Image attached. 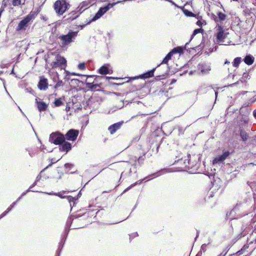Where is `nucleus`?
<instances>
[{"label": "nucleus", "instance_id": "obj_36", "mask_svg": "<svg viewBox=\"0 0 256 256\" xmlns=\"http://www.w3.org/2000/svg\"><path fill=\"white\" fill-rule=\"evenodd\" d=\"M202 31H203V30L202 28H198V29L194 30L192 33V35L191 39L196 34H198V33H200Z\"/></svg>", "mask_w": 256, "mask_h": 256}, {"label": "nucleus", "instance_id": "obj_23", "mask_svg": "<svg viewBox=\"0 0 256 256\" xmlns=\"http://www.w3.org/2000/svg\"><path fill=\"white\" fill-rule=\"evenodd\" d=\"M254 58L250 54L247 55L244 58V62L248 65H251L254 62Z\"/></svg>", "mask_w": 256, "mask_h": 256}, {"label": "nucleus", "instance_id": "obj_61", "mask_svg": "<svg viewBox=\"0 0 256 256\" xmlns=\"http://www.w3.org/2000/svg\"><path fill=\"white\" fill-rule=\"evenodd\" d=\"M169 2H170L172 5L177 6V5L172 0H170Z\"/></svg>", "mask_w": 256, "mask_h": 256}, {"label": "nucleus", "instance_id": "obj_11", "mask_svg": "<svg viewBox=\"0 0 256 256\" xmlns=\"http://www.w3.org/2000/svg\"><path fill=\"white\" fill-rule=\"evenodd\" d=\"M79 12L76 10H74L68 14L64 16L63 18L64 22H70L76 19L80 15Z\"/></svg>", "mask_w": 256, "mask_h": 256}, {"label": "nucleus", "instance_id": "obj_40", "mask_svg": "<svg viewBox=\"0 0 256 256\" xmlns=\"http://www.w3.org/2000/svg\"><path fill=\"white\" fill-rule=\"evenodd\" d=\"M73 166L74 164L70 163H66L64 164V167L68 170V171H69Z\"/></svg>", "mask_w": 256, "mask_h": 256}, {"label": "nucleus", "instance_id": "obj_1", "mask_svg": "<svg viewBox=\"0 0 256 256\" xmlns=\"http://www.w3.org/2000/svg\"><path fill=\"white\" fill-rule=\"evenodd\" d=\"M187 160H184L182 158L177 160L178 162L183 164L184 168H187L188 169H192V170L194 173L198 172V170L200 166L199 156H190L188 154L187 156Z\"/></svg>", "mask_w": 256, "mask_h": 256}, {"label": "nucleus", "instance_id": "obj_34", "mask_svg": "<svg viewBox=\"0 0 256 256\" xmlns=\"http://www.w3.org/2000/svg\"><path fill=\"white\" fill-rule=\"evenodd\" d=\"M248 144L253 146H256V135L252 136L251 140L249 141Z\"/></svg>", "mask_w": 256, "mask_h": 256}, {"label": "nucleus", "instance_id": "obj_26", "mask_svg": "<svg viewBox=\"0 0 256 256\" xmlns=\"http://www.w3.org/2000/svg\"><path fill=\"white\" fill-rule=\"evenodd\" d=\"M148 177H146L144 178L143 180H141L140 181V182H136L135 183L131 184L130 186H129L128 187L126 188L124 191L122 193L121 195H122V194H124V193L126 192H128V190H129L130 188H132V187H134V186H136V184H140L142 182L143 180H146L147 178Z\"/></svg>", "mask_w": 256, "mask_h": 256}, {"label": "nucleus", "instance_id": "obj_54", "mask_svg": "<svg viewBox=\"0 0 256 256\" xmlns=\"http://www.w3.org/2000/svg\"><path fill=\"white\" fill-rule=\"evenodd\" d=\"M42 178V176L40 174H38L36 178V182H38L39 180H40Z\"/></svg>", "mask_w": 256, "mask_h": 256}, {"label": "nucleus", "instance_id": "obj_16", "mask_svg": "<svg viewBox=\"0 0 256 256\" xmlns=\"http://www.w3.org/2000/svg\"><path fill=\"white\" fill-rule=\"evenodd\" d=\"M198 68L202 74H206L210 70V66L208 64H200L198 65Z\"/></svg>", "mask_w": 256, "mask_h": 256}, {"label": "nucleus", "instance_id": "obj_32", "mask_svg": "<svg viewBox=\"0 0 256 256\" xmlns=\"http://www.w3.org/2000/svg\"><path fill=\"white\" fill-rule=\"evenodd\" d=\"M241 62V58L237 57L235 58L232 62V65L234 67H238Z\"/></svg>", "mask_w": 256, "mask_h": 256}, {"label": "nucleus", "instance_id": "obj_22", "mask_svg": "<svg viewBox=\"0 0 256 256\" xmlns=\"http://www.w3.org/2000/svg\"><path fill=\"white\" fill-rule=\"evenodd\" d=\"M36 102L37 103L38 108L39 111L42 112V111H44V110H46V109L48 108L47 104H46L45 102H38L37 98H36Z\"/></svg>", "mask_w": 256, "mask_h": 256}, {"label": "nucleus", "instance_id": "obj_28", "mask_svg": "<svg viewBox=\"0 0 256 256\" xmlns=\"http://www.w3.org/2000/svg\"><path fill=\"white\" fill-rule=\"evenodd\" d=\"M167 172H168V171L164 169V170H162L160 171H158L156 172H155V173L152 174V175L150 176H153L154 178H156V177L160 176L162 174H163Z\"/></svg>", "mask_w": 256, "mask_h": 256}, {"label": "nucleus", "instance_id": "obj_19", "mask_svg": "<svg viewBox=\"0 0 256 256\" xmlns=\"http://www.w3.org/2000/svg\"><path fill=\"white\" fill-rule=\"evenodd\" d=\"M81 196L80 192H79L78 194L77 195V197H72V196H67V200L70 204V206L71 208L72 206H74L76 204V201L80 198Z\"/></svg>", "mask_w": 256, "mask_h": 256}, {"label": "nucleus", "instance_id": "obj_20", "mask_svg": "<svg viewBox=\"0 0 256 256\" xmlns=\"http://www.w3.org/2000/svg\"><path fill=\"white\" fill-rule=\"evenodd\" d=\"M86 86L91 90H94L96 88L100 87V84L98 83L92 82H85Z\"/></svg>", "mask_w": 256, "mask_h": 256}, {"label": "nucleus", "instance_id": "obj_49", "mask_svg": "<svg viewBox=\"0 0 256 256\" xmlns=\"http://www.w3.org/2000/svg\"><path fill=\"white\" fill-rule=\"evenodd\" d=\"M248 248V246L247 245V244H244L243 247L241 248V250H242V252H244V250H246L247 248Z\"/></svg>", "mask_w": 256, "mask_h": 256}, {"label": "nucleus", "instance_id": "obj_41", "mask_svg": "<svg viewBox=\"0 0 256 256\" xmlns=\"http://www.w3.org/2000/svg\"><path fill=\"white\" fill-rule=\"evenodd\" d=\"M104 78V76H96V78H94V80L92 81V82H94V83L98 84L99 80L100 79H102V78Z\"/></svg>", "mask_w": 256, "mask_h": 256}, {"label": "nucleus", "instance_id": "obj_58", "mask_svg": "<svg viewBox=\"0 0 256 256\" xmlns=\"http://www.w3.org/2000/svg\"><path fill=\"white\" fill-rule=\"evenodd\" d=\"M178 130L180 132H183L184 130L182 128L179 127Z\"/></svg>", "mask_w": 256, "mask_h": 256}, {"label": "nucleus", "instance_id": "obj_53", "mask_svg": "<svg viewBox=\"0 0 256 256\" xmlns=\"http://www.w3.org/2000/svg\"><path fill=\"white\" fill-rule=\"evenodd\" d=\"M236 208H234L233 210H232L230 212V214L229 215H230L232 214H234L236 213Z\"/></svg>", "mask_w": 256, "mask_h": 256}, {"label": "nucleus", "instance_id": "obj_39", "mask_svg": "<svg viewBox=\"0 0 256 256\" xmlns=\"http://www.w3.org/2000/svg\"><path fill=\"white\" fill-rule=\"evenodd\" d=\"M26 150L28 152V154H29V155H30V157L34 156L35 154H34V152L32 150V149L29 148H27L26 149Z\"/></svg>", "mask_w": 256, "mask_h": 256}, {"label": "nucleus", "instance_id": "obj_64", "mask_svg": "<svg viewBox=\"0 0 256 256\" xmlns=\"http://www.w3.org/2000/svg\"><path fill=\"white\" fill-rule=\"evenodd\" d=\"M230 64V62H228V60H226L224 62V64Z\"/></svg>", "mask_w": 256, "mask_h": 256}, {"label": "nucleus", "instance_id": "obj_55", "mask_svg": "<svg viewBox=\"0 0 256 256\" xmlns=\"http://www.w3.org/2000/svg\"><path fill=\"white\" fill-rule=\"evenodd\" d=\"M226 253H227V252H226L224 253V252H222L220 254H218V256H226Z\"/></svg>", "mask_w": 256, "mask_h": 256}, {"label": "nucleus", "instance_id": "obj_44", "mask_svg": "<svg viewBox=\"0 0 256 256\" xmlns=\"http://www.w3.org/2000/svg\"><path fill=\"white\" fill-rule=\"evenodd\" d=\"M78 68L80 70H83L86 68L84 63H80L78 65Z\"/></svg>", "mask_w": 256, "mask_h": 256}, {"label": "nucleus", "instance_id": "obj_43", "mask_svg": "<svg viewBox=\"0 0 256 256\" xmlns=\"http://www.w3.org/2000/svg\"><path fill=\"white\" fill-rule=\"evenodd\" d=\"M10 208H7V210L4 211V212H2L0 215V218H2L3 217H4L5 216H6L7 214L10 212Z\"/></svg>", "mask_w": 256, "mask_h": 256}, {"label": "nucleus", "instance_id": "obj_47", "mask_svg": "<svg viewBox=\"0 0 256 256\" xmlns=\"http://www.w3.org/2000/svg\"><path fill=\"white\" fill-rule=\"evenodd\" d=\"M138 236V234L137 232H134V233H133V234H131L130 235V238H135Z\"/></svg>", "mask_w": 256, "mask_h": 256}, {"label": "nucleus", "instance_id": "obj_60", "mask_svg": "<svg viewBox=\"0 0 256 256\" xmlns=\"http://www.w3.org/2000/svg\"><path fill=\"white\" fill-rule=\"evenodd\" d=\"M253 116L256 118V109L253 112Z\"/></svg>", "mask_w": 256, "mask_h": 256}, {"label": "nucleus", "instance_id": "obj_29", "mask_svg": "<svg viewBox=\"0 0 256 256\" xmlns=\"http://www.w3.org/2000/svg\"><path fill=\"white\" fill-rule=\"evenodd\" d=\"M170 52L172 54L177 53L181 54L183 52V48L180 46H177L174 48Z\"/></svg>", "mask_w": 256, "mask_h": 256}, {"label": "nucleus", "instance_id": "obj_30", "mask_svg": "<svg viewBox=\"0 0 256 256\" xmlns=\"http://www.w3.org/2000/svg\"><path fill=\"white\" fill-rule=\"evenodd\" d=\"M73 218L72 216H69L66 220L65 229L70 230V228L72 222Z\"/></svg>", "mask_w": 256, "mask_h": 256}, {"label": "nucleus", "instance_id": "obj_38", "mask_svg": "<svg viewBox=\"0 0 256 256\" xmlns=\"http://www.w3.org/2000/svg\"><path fill=\"white\" fill-rule=\"evenodd\" d=\"M61 158H59L58 160H56V159L54 158H52L51 159V163L50 164H49L43 170H44L48 168L49 167L51 166H52V164H54L56 162H58Z\"/></svg>", "mask_w": 256, "mask_h": 256}, {"label": "nucleus", "instance_id": "obj_10", "mask_svg": "<svg viewBox=\"0 0 256 256\" xmlns=\"http://www.w3.org/2000/svg\"><path fill=\"white\" fill-rule=\"evenodd\" d=\"M79 134V132L78 130H76L74 129H70V130L65 135V140H68L74 141Z\"/></svg>", "mask_w": 256, "mask_h": 256}, {"label": "nucleus", "instance_id": "obj_27", "mask_svg": "<svg viewBox=\"0 0 256 256\" xmlns=\"http://www.w3.org/2000/svg\"><path fill=\"white\" fill-rule=\"evenodd\" d=\"M217 14H218V18L216 17L214 19V20L216 22H218V19H219L220 20V21H223V20H225V19L226 18V15L225 14H223L222 12H218Z\"/></svg>", "mask_w": 256, "mask_h": 256}, {"label": "nucleus", "instance_id": "obj_51", "mask_svg": "<svg viewBox=\"0 0 256 256\" xmlns=\"http://www.w3.org/2000/svg\"><path fill=\"white\" fill-rule=\"evenodd\" d=\"M243 254V252L242 251V250L238 251L236 253V256H240L241 254Z\"/></svg>", "mask_w": 256, "mask_h": 256}, {"label": "nucleus", "instance_id": "obj_50", "mask_svg": "<svg viewBox=\"0 0 256 256\" xmlns=\"http://www.w3.org/2000/svg\"><path fill=\"white\" fill-rule=\"evenodd\" d=\"M16 204V202H12L9 208H10V210H12V209L14 206Z\"/></svg>", "mask_w": 256, "mask_h": 256}, {"label": "nucleus", "instance_id": "obj_46", "mask_svg": "<svg viewBox=\"0 0 256 256\" xmlns=\"http://www.w3.org/2000/svg\"><path fill=\"white\" fill-rule=\"evenodd\" d=\"M206 246L207 244H202V246H201V250H203V252H206Z\"/></svg>", "mask_w": 256, "mask_h": 256}, {"label": "nucleus", "instance_id": "obj_48", "mask_svg": "<svg viewBox=\"0 0 256 256\" xmlns=\"http://www.w3.org/2000/svg\"><path fill=\"white\" fill-rule=\"evenodd\" d=\"M28 192H34V190H30V188H28V190H26V192H22L21 194V196L22 197L24 196H25Z\"/></svg>", "mask_w": 256, "mask_h": 256}, {"label": "nucleus", "instance_id": "obj_59", "mask_svg": "<svg viewBox=\"0 0 256 256\" xmlns=\"http://www.w3.org/2000/svg\"><path fill=\"white\" fill-rule=\"evenodd\" d=\"M71 82H80V81L78 80V79H72L71 80Z\"/></svg>", "mask_w": 256, "mask_h": 256}, {"label": "nucleus", "instance_id": "obj_12", "mask_svg": "<svg viewBox=\"0 0 256 256\" xmlns=\"http://www.w3.org/2000/svg\"><path fill=\"white\" fill-rule=\"evenodd\" d=\"M251 132L250 130H246L244 128L240 129V136L242 142H246L248 140H250V141L252 139Z\"/></svg>", "mask_w": 256, "mask_h": 256}, {"label": "nucleus", "instance_id": "obj_62", "mask_svg": "<svg viewBox=\"0 0 256 256\" xmlns=\"http://www.w3.org/2000/svg\"><path fill=\"white\" fill-rule=\"evenodd\" d=\"M199 231L197 230V232H196V237L195 238V240L197 238L198 236V235H199Z\"/></svg>", "mask_w": 256, "mask_h": 256}, {"label": "nucleus", "instance_id": "obj_3", "mask_svg": "<svg viewBox=\"0 0 256 256\" xmlns=\"http://www.w3.org/2000/svg\"><path fill=\"white\" fill-rule=\"evenodd\" d=\"M70 7L66 0H57L54 4V10L58 16H62Z\"/></svg>", "mask_w": 256, "mask_h": 256}, {"label": "nucleus", "instance_id": "obj_42", "mask_svg": "<svg viewBox=\"0 0 256 256\" xmlns=\"http://www.w3.org/2000/svg\"><path fill=\"white\" fill-rule=\"evenodd\" d=\"M63 85V82H62V80H58L56 84V85L54 86V88H58V87L62 86Z\"/></svg>", "mask_w": 256, "mask_h": 256}, {"label": "nucleus", "instance_id": "obj_15", "mask_svg": "<svg viewBox=\"0 0 256 256\" xmlns=\"http://www.w3.org/2000/svg\"><path fill=\"white\" fill-rule=\"evenodd\" d=\"M122 124L123 122H120L110 126L108 128V130L110 132V134H114L116 132V130L120 129Z\"/></svg>", "mask_w": 256, "mask_h": 256}, {"label": "nucleus", "instance_id": "obj_6", "mask_svg": "<svg viewBox=\"0 0 256 256\" xmlns=\"http://www.w3.org/2000/svg\"><path fill=\"white\" fill-rule=\"evenodd\" d=\"M120 2L118 1L114 3H109L106 6L100 8L98 12L96 14L95 16L93 17L90 21H95L98 19L100 18L106 12H108L110 8H112L116 4Z\"/></svg>", "mask_w": 256, "mask_h": 256}, {"label": "nucleus", "instance_id": "obj_8", "mask_svg": "<svg viewBox=\"0 0 256 256\" xmlns=\"http://www.w3.org/2000/svg\"><path fill=\"white\" fill-rule=\"evenodd\" d=\"M218 32L216 34L214 42L216 44H224V40L226 38V34L224 33L223 27L222 26H218Z\"/></svg>", "mask_w": 256, "mask_h": 256}, {"label": "nucleus", "instance_id": "obj_2", "mask_svg": "<svg viewBox=\"0 0 256 256\" xmlns=\"http://www.w3.org/2000/svg\"><path fill=\"white\" fill-rule=\"evenodd\" d=\"M78 31H73L71 30L66 34H62L58 37L61 42L62 46L65 47L74 42L78 36Z\"/></svg>", "mask_w": 256, "mask_h": 256}, {"label": "nucleus", "instance_id": "obj_24", "mask_svg": "<svg viewBox=\"0 0 256 256\" xmlns=\"http://www.w3.org/2000/svg\"><path fill=\"white\" fill-rule=\"evenodd\" d=\"M156 69V68H154L152 70H149L142 75V78H147L154 76V74Z\"/></svg>", "mask_w": 256, "mask_h": 256}, {"label": "nucleus", "instance_id": "obj_4", "mask_svg": "<svg viewBox=\"0 0 256 256\" xmlns=\"http://www.w3.org/2000/svg\"><path fill=\"white\" fill-rule=\"evenodd\" d=\"M65 140L64 135L58 132L52 133L49 138V142L56 145H60Z\"/></svg>", "mask_w": 256, "mask_h": 256}, {"label": "nucleus", "instance_id": "obj_31", "mask_svg": "<svg viewBox=\"0 0 256 256\" xmlns=\"http://www.w3.org/2000/svg\"><path fill=\"white\" fill-rule=\"evenodd\" d=\"M172 56V52H170L167 54V55L164 58L161 64H167L168 61L171 59Z\"/></svg>", "mask_w": 256, "mask_h": 256}, {"label": "nucleus", "instance_id": "obj_25", "mask_svg": "<svg viewBox=\"0 0 256 256\" xmlns=\"http://www.w3.org/2000/svg\"><path fill=\"white\" fill-rule=\"evenodd\" d=\"M98 72L102 74H109L108 68L106 66H102L98 70Z\"/></svg>", "mask_w": 256, "mask_h": 256}, {"label": "nucleus", "instance_id": "obj_17", "mask_svg": "<svg viewBox=\"0 0 256 256\" xmlns=\"http://www.w3.org/2000/svg\"><path fill=\"white\" fill-rule=\"evenodd\" d=\"M60 145V146L59 148L60 152H67L72 149V144L68 142L64 141Z\"/></svg>", "mask_w": 256, "mask_h": 256}, {"label": "nucleus", "instance_id": "obj_13", "mask_svg": "<svg viewBox=\"0 0 256 256\" xmlns=\"http://www.w3.org/2000/svg\"><path fill=\"white\" fill-rule=\"evenodd\" d=\"M230 152L228 151L224 152L222 154L219 155L213 160L214 164H219L224 161L230 155Z\"/></svg>", "mask_w": 256, "mask_h": 256}, {"label": "nucleus", "instance_id": "obj_9", "mask_svg": "<svg viewBox=\"0 0 256 256\" xmlns=\"http://www.w3.org/2000/svg\"><path fill=\"white\" fill-rule=\"evenodd\" d=\"M69 232V230L67 229L64 230V234L62 235V238L60 240V242H59V244L58 246V250L56 251V256H60V252L63 248L64 242L66 239L67 236L68 235Z\"/></svg>", "mask_w": 256, "mask_h": 256}, {"label": "nucleus", "instance_id": "obj_63", "mask_svg": "<svg viewBox=\"0 0 256 256\" xmlns=\"http://www.w3.org/2000/svg\"><path fill=\"white\" fill-rule=\"evenodd\" d=\"M22 198V196H20V197L18 198L16 200V203Z\"/></svg>", "mask_w": 256, "mask_h": 256}, {"label": "nucleus", "instance_id": "obj_57", "mask_svg": "<svg viewBox=\"0 0 256 256\" xmlns=\"http://www.w3.org/2000/svg\"><path fill=\"white\" fill-rule=\"evenodd\" d=\"M41 18L44 21H46L48 19L47 17L44 16H42Z\"/></svg>", "mask_w": 256, "mask_h": 256}, {"label": "nucleus", "instance_id": "obj_33", "mask_svg": "<svg viewBox=\"0 0 256 256\" xmlns=\"http://www.w3.org/2000/svg\"><path fill=\"white\" fill-rule=\"evenodd\" d=\"M54 104L55 106H60L64 104V102L62 100L61 98H56L54 102Z\"/></svg>", "mask_w": 256, "mask_h": 256}, {"label": "nucleus", "instance_id": "obj_21", "mask_svg": "<svg viewBox=\"0 0 256 256\" xmlns=\"http://www.w3.org/2000/svg\"><path fill=\"white\" fill-rule=\"evenodd\" d=\"M250 78V76L248 73V72H244L242 74V76L240 79V81H238L236 82H234L230 85L231 86H235L239 83L240 82H246V80Z\"/></svg>", "mask_w": 256, "mask_h": 256}, {"label": "nucleus", "instance_id": "obj_35", "mask_svg": "<svg viewBox=\"0 0 256 256\" xmlns=\"http://www.w3.org/2000/svg\"><path fill=\"white\" fill-rule=\"evenodd\" d=\"M81 76H82V77H86V82H92V80H90V78H94L95 76H94V75H90V76L82 75Z\"/></svg>", "mask_w": 256, "mask_h": 256}, {"label": "nucleus", "instance_id": "obj_37", "mask_svg": "<svg viewBox=\"0 0 256 256\" xmlns=\"http://www.w3.org/2000/svg\"><path fill=\"white\" fill-rule=\"evenodd\" d=\"M66 192H59L57 194H55L62 198H67L68 196H66L64 195V194L66 193Z\"/></svg>", "mask_w": 256, "mask_h": 256}, {"label": "nucleus", "instance_id": "obj_14", "mask_svg": "<svg viewBox=\"0 0 256 256\" xmlns=\"http://www.w3.org/2000/svg\"><path fill=\"white\" fill-rule=\"evenodd\" d=\"M48 80L44 76L40 77L38 88L41 90H46L48 88Z\"/></svg>", "mask_w": 256, "mask_h": 256}, {"label": "nucleus", "instance_id": "obj_52", "mask_svg": "<svg viewBox=\"0 0 256 256\" xmlns=\"http://www.w3.org/2000/svg\"><path fill=\"white\" fill-rule=\"evenodd\" d=\"M90 22H88L86 24L80 25V26H78V28H80V30H82V29L84 28V27L86 26V24H90Z\"/></svg>", "mask_w": 256, "mask_h": 256}, {"label": "nucleus", "instance_id": "obj_45", "mask_svg": "<svg viewBox=\"0 0 256 256\" xmlns=\"http://www.w3.org/2000/svg\"><path fill=\"white\" fill-rule=\"evenodd\" d=\"M184 14L187 16H194V14L190 11H188V10H185L184 11Z\"/></svg>", "mask_w": 256, "mask_h": 256}, {"label": "nucleus", "instance_id": "obj_5", "mask_svg": "<svg viewBox=\"0 0 256 256\" xmlns=\"http://www.w3.org/2000/svg\"><path fill=\"white\" fill-rule=\"evenodd\" d=\"M34 18V14L30 12L26 16L23 20H20L16 28V31L26 30L28 24Z\"/></svg>", "mask_w": 256, "mask_h": 256}, {"label": "nucleus", "instance_id": "obj_18", "mask_svg": "<svg viewBox=\"0 0 256 256\" xmlns=\"http://www.w3.org/2000/svg\"><path fill=\"white\" fill-rule=\"evenodd\" d=\"M89 2L86 1L82 2L77 8L76 10L80 14L85 10L87 9L89 6Z\"/></svg>", "mask_w": 256, "mask_h": 256}, {"label": "nucleus", "instance_id": "obj_56", "mask_svg": "<svg viewBox=\"0 0 256 256\" xmlns=\"http://www.w3.org/2000/svg\"><path fill=\"white\" fill-rule=\"evenodd\" d=\"M196 24L198 26H201L202 24V22L200 20H198L197 22H196Z\"/></svg>", "mask_w": 256, "mask_h": 256}, {"label": "nucleus", "instance_id": "obj_7", "mask_svg": "<svg viewBox=\"0 0 256 256\" xmlns=\"http://www.w3.org/2000/svg\"><path fill=\"white\" fill-rule=\"evenodd\" d=\"M66 60L64 57L57 54L55 57V60L52 62L51 66L52 68L60 67L62 69L66 68Z\"/></svg>", "mask_w": 256, "mask_h": 256}]
</instances>
